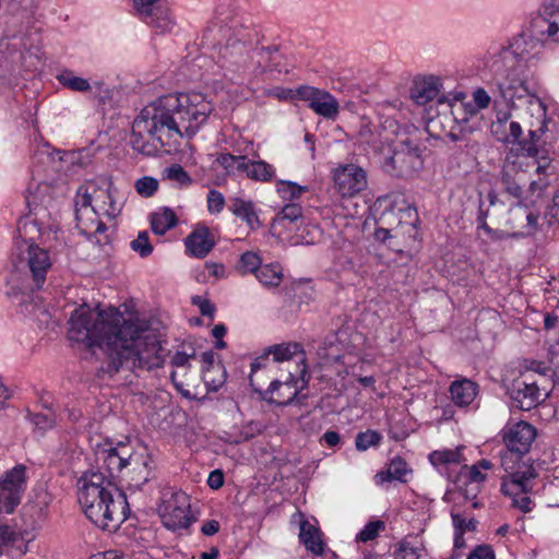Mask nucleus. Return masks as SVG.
<instances>
[{"instance_id":"obj_1","label":"nucleus","mask_w":559,"mask_h":559,"mask_svg":"<svg viewBox=\"0 0 559 559\" xmlns=\"http://www.w3.org/2000/svg\"><path fill=\"white\" fill-rule=\"evenodd\" d=\"M69 324L68 338L71 342L104 350L102 370L110 377L120 369L136 373L164 365L159 335L146 322L126 319L115 308L99 311L82 305L72 312Z\"/></svg>"},{"instance_id":"obj_2","label":"nucleus","mask_w":559,"mask_h":559,"mask_svg":"<svg viewBox=\"0 0 559 559\" xmlns=\"http://www.w3.org/2000/svg\"><path fill=\"white\" fill-rule=\"evenodd\" d=\"M212 111L213 105L201 93L163 95L134 118L129 144L143 156L169 154L183 138L191 139Z\"/></svg>"},{"instance_id":"obj_3","label":"nucleus","mask_w":559,"mask_h":559,"mask_svg":"<svg viewBox=\"0 0 559 559\" xmlns=\"http://www.w3.org/2000/svg\"><path fill=\"white\" fill-rule=\"evenodd\" d=\"M258 41V32L231 14L225 3L216 7L215 19L202 37L203 45L217 50L218 63L230 80L245 78L260 67L254 61Z\"/></svg>"},{"instance_id":"obj_4","label":"nucleus","mask_w":559,"mask_h":559,"mask_svg":"<svg viewBox=\"0 0 559 559\" xmlns=\"http://www.w3.org/2000/svg\"><path fill=\"white\" fill-rule=\"evenodd\" d=\"M78 484V500L92 523L115 531L124 522L129 512L127 497L103 472L86 471Z\"/></svg>"},{"instance_id":"obj_5","label":"nucleus","mask_w":559,"mask_h":559,"mask_svg":"<svg viewBox=\"0 0 559 559\" xmlns=\"http://www.w3.org/2000/svg\"><path fill=\"white\" fill-rule=\"evenodd\" d=\"M418 145H413L411 140H405L394 150L393 154L385 158L383 169L395 177H411L423 168Z\"/></svg>"},{"instance_id":"obj_6","label":"nucleus","mask_w":559,"mask_h":559,"mask_svg":"<svg viewBox=\"0 0 559 559\" xmlns=\"http://www.w3.org/2000/svg\"><path fill=\"white\" fill-rule=\"evenodd\" d=\"M26 466L17 464L0 477V513L11 514L21 503L26 490Z\"/></svg>"},{"instance_id":"obj_7","label":"nucleus","mask_w":559,"mask_h":559,"mask_svg":"<svg viewBox=\"0 0 559 559\" xmlns=\"http://www.w3.org/2000/svg\"><path fill=\"white\" fill-rule=\"evenodd\" d=\"M133 454L132 448L123 442L116 447L98 449L96 451V461L99 464L96 472H103L109 481L115 483L116 475L129 467V462Z\"/></svg>"},{"instance_id":"obj_8","label":"nucleus","mask_w":559,"mask_h":559,"mask_svg":"<svg viewBox=\"0 0 559 559\" xmlns=\"http://www.w3.org/2000/svg\"><path fill=\"white\" fill-rule=\"evenodd\" d=\"M556 0H545L537 15L530 22V32L533 37L540 40L559 43V8Z\"/></svg>"},{"instance_id":"obj_9","label":"nucleus","mask_w":559,"mask_h":559,"mask_svg":"<svg viewBox=\"0 0 559 559\" xmlns=\"http://www.w3.org/2000/svg\"><path fill=\"white\" fill-rule=\"evenodd\" d=\"M158 510L163 524L171 531L188 528L193 521L186 493L173 495Z\"/></svg>"},{"instance_id":"obj_10","label":"nucleus","mask_w":559,"mask_h":559,"mask_svg":"<svg viewBox=\"0 0 559 559\" xmlns=\"http://www.w3.org/2000/svg\"><path fill=\"white\" fill-rule=\"evenodd\" d=\"M510 399L512 407L521 411H531L540 403L539 385L533 374L522 373L512 382Z\"/></svg>"},{"instance_id":"obj_11","label":"nucleus","mask_w":559,"mask_h":559,"mask_svg":"<svg viewBox=\"0 0 559 559\" xmlns=\"http://www.w3.org/2000/svg\"><path fill=\"white\" fill-rule=\"evenodd\" d=\"M250 385L258 392L261 399L269 404H276L287 406L293 404L299 396V389L297 386L298 380L294 374L289 373L285 381L273 380L265 391H260L254 388L253 379L250 376Z\"/></svg>"},{"instance_id":"obj_12","label":"nucleus","mask_w":559,"mask_h":559,"mask_svg":"<svg viewBox=\"0 0 559 559\" xmlns=\"http://www.w3.org/2000/svg\"><path fill=\"white\" fill-rule=\"evenodd\" d=\"M510 217L508 224L512 229L519 228L520 230L513 231L511 237L524 238L534 236L538 230L539 212L530 209V205L523 200L518 201L509 210Z\"/></svg>"},{"instance_id":"obj_13","label":"nucleus","mask_w":559,"mask_h":559,"mask_svg":"<svg viewBox=\"0 0 559 559\" xmlns=\"http://www.w3.org/2000/svg\"><path fill=\"white\" fill-rule=\"evenodd\" d=\"M334 183L343 198H352L367 188V175L357 165H344L335 170Z\"/></svg>"},{"instance_id":"obj_14","label":"nucleus","mask_w":559,"mask_h":559,"mask_svg":"<svg viewBox=\"0 0 559 559\" xmlns=\"http://www.w3.org/2000/svg\"><path fill=\"white\" fill-rule=\"evenodd\" d=\"M535 438L536 429L526 421H519L503 432V442L516 460L528 453Z\"/></svg>"},{"instance_id":"obj_15","label":"nucleus","mask_w":559,"mask_h":559,"mask_svg":"<svg viewBox=\"0 0 559 559\" xmlns=\"http://www.w3.org/2000/svg\"><path fill=\"white\" fill-rule=\"evenodd\" d=\"M21 260L25 261L34 288L40 289L46 282V274L51 267V260L48 251L32 243L28 245L26 252L23 253Z\"/></svg>"},{"instance_id":"obj_16","label":"nucleus","mask_w":559,"mask_h":559,"mask_svg":"<svg viewBox=\"0 0 559 559\" xmlns=\"http://www.w3.org/2000/svg\"><path fill=\"white\" fill-rule=\"evenodd\" d=\"M490 93L492 94L493 103L513 105L514 99L523 98L527 94V87L520 79H496L489 84Z\"/></svg>"},{"instance_id":"obj_17","label":"nucleus","mask_w":559,"mask_h":559,"mask_svg":"<svg viewBox=\"0 0 559 559\" xmlns=\"http://www.w3.org/2000/svg\"><path fill=\"white\" fill-rule=\"evenodd\" d=\"M99 199H103L104 203L105 199L108 200V207L99 206L100 210L104 211V214H106L109 217H116L119 213V209L116 205V202L112 199L109 190H99L95 187V185L81 186L79 188L75 200L76 213L80 211V209H87L88 206H91L93 200L97 201Z\"/></svg>"},{"instance_id":"obj_18","label":"nucleus","mask_w":559,"mask_h":559,"mask_svg":"<svg viewBox=\"0 0 559 559\" xmlns=\"http://www.w3.org/2000/svg\"><path fill=\"white\" fill-rule=\"evenodd\" d=\"M151 464L152 459L148 454L133 452L129 467L124 471L130 487L141 489V487L150 480L152 476Z\"/></svg>"},{"instance_id":"obj_19","label":"nucleus","mask_w":559,"mask_h":559,"mask_svg":"<svg viewBox=\"0 0 559 559\" xmlns=\"http://www.w3.org/2000/svg\"><path fill=\"white\" fill-rule=\"evenodd\" d=\"M185 246L192 257L202 259L214 248L215 240L206 226H197L185 239Z\"/></svg>"},{"instance_id":"obj_20","label":"nucleus","mask_w":559,"mask_h":559,"mask_svg":"<svg viewBox=\"0 0 559 559\" xmlns=\"http://www.w3.org/2000/svg\"><path fill=\"white\" fill-rule=\"evenodd\" d=\"M440 87L441 79L439 76L418 78L414 81L411 97L417 105H426L439 96Z\"/></svg>"},{"instance_id":"obj_21","label":"nucleus","mask_w":559,"mask_h":559,"mask_svg":"<svg viewBox=\"0 0 559 559\" xmlns=\"http://www.w3.org/2000/svg\"><path fill=\"white\" fill-rule=\"evenodd\" d=\"M450 393L455 405L468 406L478 394V384L466 378L455 380L450 385Z\"/></svg>"},{"instance_id":"obj_22","label":"nucleus","mask_w":559,"mask_h":559,"mask_svg":"<svg viewBox=\"0 0 559 559\" xmlns=\"http://www.w3.org/2000/svg\"><path fill=\"white\" fill-rule=\"evenodd\" d=\"M299 540L306 549L316 556L322 555L324 544L320 530L308 521L300 523Z\"/></svg>"},{"instance_id":"obj_23","label":"nucleus","mask_w":559,"mask_h":559,"mask_svg":"<svg viewBox=\"0 0 559 559\" xmlns=\"http://www.w3.org/2000/svg\"><path fill=\"white\" fill-rule=\"evenodd\" d=\"M141 20L158 33L169 32L175 25L171 13L164 3L156 4L155 9L150 12V16H143Z\"/></svg>"},{"instance_id":"obj_24","label":"nucleus","mask_w":559,"mask_h":559,"mask_svg":"<svg viewBox=\"0 0 559 559\" xmlns=\"http://www.w3.org/2000/svg\"><path fill=\"white\" fill-rule=\"evenodd\" d=\"M524 43V39L520 38L514 40V43H512L509 47L502 49L499 58L495 60L492 66L496 73H498L503 66L510 64V68H513L515 62L525 59L527 51L522 48Z\"/></svg>"},{"instance_id":"obj_25","label":"nucleus","mask_w":559,"mask_h":559,"mask_svg":"<svg viewBox=\"0 0 559 559\" xmlns=\"http://www.w3.org/2000/svg\"><path fill=\"white\" fill-rule=\"evenodd\" d=\"M309 107L319 116L326 119H335L338 114V102L324 90H320L316 100L309 104Z\"/></svg>"},{"instance_id":"obj_26","label":"nucleus","mask_w":559,"mask_h":559,"mask_svg":"<svg viewBox=\"0 0 559 559\" xmlns=\"http://www.w3.org/2000/svg\"><path fill=\"white\" fill-rule=\"evenodd\" d=\"M228 207L234 215L245 221L250 228L253 229L255 226H260L254 205L251 201L234 198L230 200Z\"/></svg>"},{"instance_id":"obj_27","label":"nucleus","mask_w":559,"mask_h":559,"mask_svg":"<svg viewBox=\"0 0 559 559\" xmlns=\"http://www.w3.org/2000/svg\"><path fill=\"white\" fill-rule=\"evenodd\" d=\"M57 81L62 87L72 92L88 93L92 91V85L87 79L78 76L74 71L69 69L61 70L57 76Z\"/></svg>"},{"instance_id":"obj_28","label":"nucleus","mask_w":559,"mask_h":559,"mask_svg":"<svg viewBox=\"0 0 559 559\" xmlns=\"http://www.w3.org/2000/svg\"><path fill=\"white\" fill-rule=\"evenodd\" d=\"M177 223V215L169 207H164L162 212L154 213L151 216V228L156 235L166 234L169 229L174 228Z\"/></svg>"},{"instance_id":"obj_29","label":"nucleus","mask_w":559,"mask_h":559,"mask_svg":"<svg viewBox=\"0 0 559 559\" xmlns=\"http://www.w3.org/2000/svg\"><path fill=\"white\" fill-rule=\"evenodd\" d=\"M241 171L246 173L250 179L257 181H270L275 174L274 167L266 162H251L247 158L245 160V167L241 169Z\"/></svg>"},{"instance_id":"obj_30","label":"nucleus","mask_w":559,"mask_h":559,"mask_svg":"<svg viewBox=\"0 0 559 559\" xmlns=\"http://www.w3.org/2000/svg\"><path fill=\"white\" fill-rule=\"evenodd\" d=\"M411 473L406 462L401 456L393 457L385 471L378 474L382 481L399 480L406 483L405 475Z\"/></svg>"},{"instance_id":"obj_31","label":"nucleus","mask_w":559,"mask_h":559,"mask_svg":"<svg viewBox=\"0 0 559 559\" xmlns=\"http://www.w3.org/2000/svg\"><path fill=\"white\" fill-rule=\"evenodd\" d=\"M507 127V118L504 120L498 121L496 124V129L493 132L498 135L499 133L502 134V136H498V140L501 142H504L507 144H518V147H520V143L522 142V128L519 122L511 121L508 126V131L506 130Z\"/></svg>"},{"instance_id":"obj_32","label":"nucleus","mask_w":559,"mask_h":559,"mask_svg":"<svg viewBox=\"0 0 559 559\" xmlns=\"http://www.w3.org/2000/svg\"><path fill=\"white\" fill-rule=\"evenodd\" d=\"M255 277L265 287H277L283 280L282 267L273 263L261 265Z\"/></svg>"},{"instance_id":"obj_33","label":"nucleus","mask_w":559,"mask_h":559,"mask_svg":"<svg viewBox=\"0 0 559 559\" xmlns=\"http://www.w3.org/2000/svg\"><path fill=\"white\" fill-rule=\"evenodd\" d=\"M203 382L207 391L217 392L226 382V370L222 364L212 368H203Z\"/></svg>"},{"instance_id":"obj_34","label":"nucleus","mask_w":559,"mask_h":559,"mask_svg":"<svg viewBox=\"0 0 559 559\" xmlns=\"http://www.w3.org/2000/svg\"><path fill=\"white\" fill-rule=\"evenodd\" d=\"M269 355H273L274 361H285L292 359L296 355L305 356L302 346L299 343L277 344L270 346Z\"/></svg>"},{"instance_id":"obj_35","label":"nucleus","mask_w":559,"mask_h":559,"mask_svg":"<svg viewBox=\"0 0 559 559\" xmlns=\"http://www.w3.org/2000/svg\"><path fill=\"white\" fill-rule=\"evenodd\" d=\"M262 265V260L260 255L252 251H246L242 253L238 260L236 265L237 271L241 275L246 274H257L259 272L260 266Z\"/></svg>"},{"instance_id":"obj_36","label":"nucleus","mask_w":559,"mask_h":559,"mask_svg":"<svg viewBox=\"0 0 559 559\" xmlns=\"http://www.w3.org/2000/svg\"><path fill=\"white\" fill-rule=\"evenodd\" d=\"M545 129H546V124L544 122L538 131H530L528 139H522V142L520 143V147H518V150L520 151V153L523 156H527V157H537L538 156V153H539V150L537 147V142L539 140L538 132L544 133Z\"/></svg>"},{"instance_id":"obj_37","label":"nucleus","mask_w":559,"mask_h":559,"mask_svg":"<svg viewBox=\"0 0 559 559\" xmlns=\"http://www.w3.org/2000/svg\"><path fill=\"white\" fill-rule=\"evenodd\" d=\"M501 183L503 186V190L509 195L518 199V201L522 200L523 190L522 187L516 180L515 176L511 173L510 169L504 167L501 171Z\"/></svg>"},{"instance_id":"obj_38","label":"nucleus","mask_w":559,"mask_h":559,"mask_svg":"<svg viewBox=\"0 0 559 559\" xmlns=\"http://www.w3.org/2000/svg\"><path fill=\"white\" fill-rule=\"evenodd\" d=\"M385 523L381 520L371 521L357 534L356 540L367 543L376 539L381 531H384Z\"/></svg>"},{"instance_id":"obj_39","label":"nucleus","mask_w":559,"mask_h":559,"mask_svg":"<svg viewBox=\"0 0 559 559\" xmlns=\"http://www.w3.org/2000/svg\"><path fill=\"white\" fill-rule=\"evenodd\" d=\"M277 191L281 193L282 198L285 200H295L298 199L301 193L308 191L307 186H299L293 181H283L281 180L277 183Z\"/></svg>"},{"instance_id":"obj_40","label":"nucleus","mask_w":559,"mask_h":559,"mask_svg":"<svg viewBox=\"0 0 559 559\" xmlns=\"http://www.w3.org/2000/svg\"><path fill=\"white\" fill-rule=\"evenodd\" d=\"M460 459H461V453L459 450L433 451L429 455V460L432 465L450 464V463L459 464Z\"/></svg>"},{"instance_id":"obj_41","label":"nucleus","mask_w":559,"mask_h":559,"mask_svg":"<svg viewBox=\"0 0 559 559\" xmlns=\"http://www.w3.org/2000/svg\"><path fill=\"white\" fill-rule=\"evenodd\" d=\"M381 441V435L376 430H367L356 436L355 444L359 451H366L370 447L378 445Z\"/></svg>"},{"instance_id":"obj_42","label":"nucleus","mask_w":559,"mask_h":559,"mask_svg":"<svg viewBox=\"0 0 559 559\" xmlns=\"http://www.w3.org/2000/svg\"><path fill=\"white\" fill-rule=\"evenodd\" d=\"M130 247L133 251L138 252L141 258H146L153 252V246L148 239V233L146 230L140 231L138 237L130 242Z\"/></svg>"},{"instance_id":"obj_43","label":"nucleus","mask_w":559,"mask_h":559,"mask_svg":"<svg viewBox=\"0 0 559 559\" xmlns=\"http://www.w3.org/2000/svg\"><path fill=\"white\" fill-rule=\"evenodd\" d=\"M263 430V426L259 421H250L245 425L236 436V438L231 441L236 444L246 442L251 440L252 438L259 436Z\"/></svg>"},{"instance_id":"obj_44","label":"nucleus","mask_w":559,"mask_h":559,"mask_svg":"<svg viewBox=\"0 0 559 559\" xmlns=\"http://www.w3.org/2000/svg\"><path fill=\"white\" fill-rule=\"evenodd\" d=\"M302 217V207L298 203H287L283 206L282 211L277 214L275 221L283 222L288 221L295 223Z\"/></svg>"},{"instance_id":"obj_45","label":"nucleus","mask_w":559,"mask_h":559,"mask_svg":"<svg viewBox=\"0 0 559 559\" xmlns=\"http://www.w3.org/2000/svg\"><path fill=\"white\" fill-rule=\"evenodd\" d=\"M245 160L246 156H236L230 153H222L216 158V162L226 170L236 168L239 171L245 167Z\"/></svg>"},{"instance_id":"obj_46","label":"nucleus","mask_w":559,"mask_h":559,"mask_svg":"<svg viewBox=\"0 0 559 559\" xmlns=\"http://www.w3.org/2000/svg\"><path fill=\"white\" fill-rule=\"evenodd\" d=\"M28 418L31 423L40 430L51 429L56 425V415L53 412L50 414L29 413Z\"/></svg>"},{"instance_id":"obj_47","label":"nucleus","mask_w":559,"mask_h":559,"mask_svg":"<svg viewBox=\"0 0 559 559\" xmlns=\"http://www.w3.org/2000/svg\"><path fill=\"white\" fill-rule=\"evenodd\" d=\"M158 189V181L152 177H142L135 182V190L143 197H152Z\"/></svg>"},{"instance_id":"obj_48","label":"nucleus","mask_w":559,"mask_h":559,"mask_svg":"<svg viewBox=\"0 0 559 559\" xmlns=\"http://www.w3.org/2000/svg\"><path fill=\"white\" fill-rule=\"evenodd\" d=\"M166 176L168 179L179 182L181 186H189L192 182L189 174L183 169L181 165L174 164L166 169Z\"/></svg>"},{"instance_id":"obj_49","label":"nucleus","mask_w":559,"mask_h":559,"mask_svg":"<svg viewBox=\"0 0 559 559\" xmlns=\"http://www.w3.org/2000/svg\"><path fill=\"white\" fill-rule=\"evenodd\" d=\"M453 526H454V547L463 548L465 546L464 533L465 528L463 527L464 518L459 513H451Z\"/></svg>"},{"instance_id":"obj_50","label":"nucleus","mask_w":559,"mask_h":559,"mask_svg":"<svg viewBox=\"0 0 559 559\" xmlns=\"http://www.w3.org/2000/svg\"><path fill=\"white\" fill-rule=\"evenodd\" d=\"M393 215V211L383 212L381 216L377 219L378 227L374 230V238L381 242H385L391 237L392 228L386 223V216Z\"/></svg>"},{"instance_id":"obj_51","label":"nucleus","mask_w":559,"mask_h":559,"mask_svg":"<svg viewBox=\"0 0 559 559\" xmlns=\"http://www.w3.org/2000/svg\"><path fill=\"white\" fill-rule=\"evenodd\" d=\"M225 205L224 195L217 190H210L207 193V209L210 212L219 213Z\"/></svg>"},{"instance_id":"obj_52","label":"nucleus","mask_w":559,"mask_h":559,"mask_svg":"<svg viewBox=\"0 0 559 559\" xmlns=\"http://www.w3.org/2000/svg\"><path fill=\"white\" fill-rule=\"evenodd\" d=\"M487 216H488V210H484L483 209V202H480L479 204V207H478V215H477V223H478V228L483 229L488 236H490L492 239H497L499 238L500 236L498 235V230H495L492 229L488 224H487Z\"/></svg>"},{"instance_id":"obj_53","label":"nucleus","mask_w":559,"mask_h":559,"mask_svg":"<svg viewBox=\"0 0 559 559\" xmlns=\"http://www.w3.org/2000/svg\"><path fill=\"white\" fill-rule=\"evenodd\" d=\"M319 92V88L309 85H300L295 88L296 99L306 100L309 104L316 100Z\"/></svg>"},{"instance_id":"obj_54","label":"nucleus","mask_w":559,"mask_h":559,"mask_svg":"<svg viewBox=\"0 0 559 559\" xmlns=\"http://www.w3.org/2000/svg\"><path fill=\"white\" fill-rule=\"evenodd\" d=\"M510 485L516 487L520 491H526V481L533 476L530 472H511Z\"/></svg>"},{"instance_id":"obj_55","label":"nucleus","mask_w":559,"mask_h":559,"mask_svg":"<svg viewBox=\"0 0 559 559\" xmlns=\"http://www.w3.org/2000/svg\"><path fill=\"white\" fill-rule=\"evenodd\" d=\"M192 304L199 307L200 313L204 317L213 318L215 313V306L207 299L201 296L192 297Z\"/></svg>"},{"instance_id":"obj_56","label":"nucleus","mask_w":559,"mask_h":559,"mask_svg":"<svg viewBox=\"0 0 559 559\" xmlns=\"http://www.w3.org/2000/svg\"><path fill=\"white\" fill-rule=\"evenodd\" d=\"M467 559H496V556L491 546L478 545L472 550Z\"/></svg>"},{"instance_id":"obj_57","label":"nucleus","mask_w":559,"mask_h":559,"mask_svg":"<svg viewBox=\"0 0 559 559\" xmlns=\"http://www.w3.org/2000/svg\"><path fill=\"white\" fill-rule=\"evenodd\" d=\"M158 2L159 0H133V7L142 19L143 16H150V12L155 9Z\"/></svg>"},{"instance_id":"obj_58","label":"nucleus","mask_w":559,"mask_h":559,"mask_svg":"<svg viewBox=\"0 0 559 559\" xmlns=\"http://www.w3.org/2000/svg\"><path fill=\"white\" fill-rule=\"evenodd\" d=\"M491 97L492 94L489 95V93L483 87H478L473 92L474 103L479 109L488 108L491 102Z\"/></svg>"},{"instance_id":"obj_59","label":"nucleus","mask_w":559,"mask_h":559,"mask_svg":"<svg viewBox=\"0 0 559 559\" xmlns=\"http://www.w3.org/2000/svg\"><path fill=\"white\" fill-rule=\"evenodd\" d=\"M545 218L548 224L552 225L555 222L559 223V190L552 197V204L546 210Z\"/></svg>"},{"instance_id":"obj_60","label":"nucleus","mask_w":559,"mask_h":559,"mask_svg":"<svg viewBox=\"0 0 559 559\" xmlns=\"http://www.w3.org/2000/svg\"><path fill=\"white\" fill-rule=\"evenodd\" d=\"M532 371L536 372L543 377L552 374V369L549 366H547L545 362L538 361V360H532L530 362V365L527 366V370L525 373L532 374L531 373Z\"/></svg>"},{"instance_id":"obj_61","label":"nucleus","mask_w":559,"mask_h":559,"mask_svg":"<svg viewBox=\"0 0 559 559\" xmlns=\"http://www.w3.org/2000/svg\"><path fill=\"white\" fill-rule=\"evenodd\" d=\"M397 554L403 559H418L419 558L417 549L415 547L411 546L408 543H401L397 548Z\"/></svg>"},{"instance_id":"obj_62","label":"nucleus","mask_w":559,"mask_h":559,"mask_svg":"<svg viewBox=\"0 0 559 559\" xmlns=\"http://www.w3.org/2000/svg\"><path fill=\"white\" fill-rule=\"evenodd\" d=\"M536 171L538 175H554V167L551 166V160L546 156H537V168Z\"/></svg>"},{"instance_id":"obj_63","label":"nucleus","mask_w":559,"mask_h":559,"mask_svg":"<svg viewBox=\"0 0 559 559\" xmlns=\"http://www.w3.org/2000/svg\"><path fill=\"white\" fill-rule=\"evenodd\" d=\"M207 485L212 489H219L224 485V474L221 469H214L210 473Z\"/></svg>"},{"instance_id":"obj_64","label":"nucleus","mask_w":559,"mask_h":559,"mask_svg":"<svg viewBox=\"0 0 559 559\" xmlns=\"http://www.w3.org/2000/svg\"><path fill=\"white\" fill-rule=\"evenodd\" d=\"M12 542H14L13 531L9 526H0V555L2 554V548Z\"/></svg>"}]
</instances>
